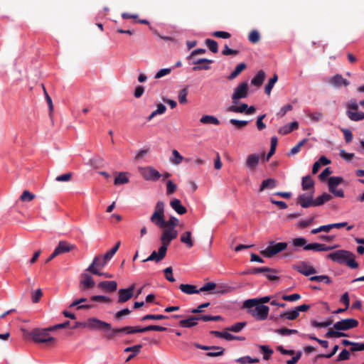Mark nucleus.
I'll list each match as a JSON object with an SVG mask.
<instances>
[{
  "label": "nucleus",
  "mask_w": 364,
  "mask_h": 364,
  "mask_svg": "<svg viewBox=\"0 0 364 364\" xmlns=\"http://www.w3.org/2000/svg\"><path fill=\"white\" fill-rule=\"evenodd\" d=\"M328 257L333 262L340 264H346L351 268H357L358 262L355 261L354 255L347 250H340L330 253Z\"/></svg>",
  "instance_id": "1"
},
{
  "label": "nucleus",
  "mask_w": 364,
  "mask_h": 364,
  "mask_svg": "<svg viewBox=\"0 0 364 364\" xmlns=\"http://www.w3.org/2000/svg\"><path fill=\"white\" fill-rule=\"evenodd\" d=\"M151 222L158 228H168L166 226L164 218V203L158 201L154 207V211L150 218Z\"/></svg>",
  "instance_id": "2"
},
{
  "label": "nucleus",
  "mask_w": 364,
  "mask_h": 364,
  "mask_svg": "<svg viewBox=\"0 0 364 364\" xmlns=\"http://www.w3.org/2000/svg\"><path fill=\"white\" fill-rule=\"evenodd\" d=\"M51 328H35L30 332L29 336L36 343H54L55 338L49 335Z\"/></svg>",
  "instance_id": "3"
},
{
  "label": "nucleus",
  "mask_w": 364,
  "mask_h": 364,
  "mask_svg": "<svg viewBox=\"0 0 364 364\" xmlns=\"http://www.w3.org/2000/svg\"><path fill=\"white\" fill-rule=\"evenodd\" d=\"M287 247V242H275L270 241L269 245L261 251V254L265 257H272Z\"/></svg>",
  "instance_id": "4"
},
{
  "label": "nucleus",
  "mask_w": 364,
  "mask_h": 364,
  "mask_svg": "<svg viewBox=\"0 0 364 364\" xmlns=\"http://www.w3.org/2000/svg\"><path fill=\"white\" fill-rule=\"evenodd\" d=\"M269 308L263 304L254 305L252 308L248 309V313L258 321H264L267 318Z\"/></svg>",
  "instance_id": "5"
},
{
  "label": "nucleus",
  "mask_w": 364,
  "mask_h": 364,
  "mask_svg": "<svg viewBox=\"0 0 364 364\" xmlns=\"http://www.w3.org/2000/svg\"><path fill=\"white\" fill-rule=\"evenodd\" d=\"M249 94L248 83L247 82H240L235 89L232 95V102L237 105L241 99L246 98Z\"/></svg>",
  "instance_id": "6"
},
{
  "label": "nucleus",
  "mask_w": 364,
  "mask_h": 364,
  "mask_svg": "<svg viewBox=\"0 0 364 364\" xmlns=\"http://www.w3.org/2000/svg\"><path fill=\"white\" fill-rule=\"evenodd\" d=\"M139 173L146 181H158L161 176V173L152 166L139 167Z\"/></svg>",
  "instance_id": "7"
},
{
  "label": "nucleus",
  "mask_w": 364,
  "mask_h": 364,
  "mask_svg": "<svg viewBox=\"0 0 364 364\" xmlns=\"http://www.w3.org/2000/svg\"><path fill=\"white\" fill-rule=\"evenodd\" d=\"M109 259H106L105 256H96L91 264L87 267V271L94 274H102L99 269L104 268Z\"/></svg>",
  "instance_id": "8"
},
{
  "label": "nucleus",
  "mask_w": 364,
  "mask_h": 364,
  "mask_svg": "<svg viewBox=\"0 0 364 364\" xmlns=\"http://www.w3.org/2000/svg\"><path fill=\"white\" fill-rule=\"evenodd\" d=\"M192 64L194 65L192 70L193 71L208 70L210 69V65L213 63V60L208 58H196L191 59Z\"/></svg>",
  "instance_id": "9"
},
{
  "label": "nucleus",
  "mask_w": 364,
  "mask_h": 364,
  "mask_svg": "<svg viewBox=\"0 0 364 364\" xmlns=\"http://www.w3.org/2000/svg\"><path fill=\"white\" fill-rule=\"evenodd\" d=\"M87 328L91 330H111V325L97 318H89L87 319Z\"/></svg>",
  "instance_id": "10"
},
{
  "label": "nucleus",
  "mask_w": 364,
  "mask_h": 364,
  "mask_svg": "<svg viewBox=\"0 0 364 364\" xmlns=\"http://www.w3.org/2000/svg\"><path fill=\"white\" fill-rule=\"evenodd\" d=\"M293 268L305 276H309L311 274H316L317 272L316 269L306 262H300L295 264Z\"/></svg>",
  "instance_id": "11"
},
{
  "label": "nucleus",
  "mask_w": 364,
  "mask_h": 364,
  "mask_svg": "<svg viewBox=\"0 0 364 364\" xmlns=\"http://www.w3.org/2000/svg\"><path fill=\"white\" fill-rule=\"evenodd\" d=\"M358 322L353 318H346L338 321L333 325V328L338 331H347L354 327H356Z\"/></svg>",
  "instance_id": "12"
},
{
  "label": "nucleus",
  "mask_w": 364,
  "mask_h": 364,
  "mask_svg": "<svg viewBox=\"0 0 364 364\" xmlns=\"http://www.w3.org/2000/svg\"><path fill=\"white\" fill-rule=\"evenodd\" d=\"M178 232L176 229H166L161 237V246L165 247L166 250H167L168 246L170 244L171 241L177 237Z\"/></svg>",
  "instance_id": "13"
},
{
  "label": "nucleus",
  "mask_w": 364,
  "mask_h": 364,
  "mask_svg": "<svg viewBox=\"0 0 364 364\" xmlns=\"http://www.w3.org/2000/svg\"><path fill=\"white\" fill-rule=\"evenodd\" d=\"M297 203L304 208L315 206L314 200H313V193L300 195L297 198Z\"/></svg>",
  "instance_id": "14"
},
{
  "label": "nucleus",
  "mask_w": 364,
  "mask_h": 364,
  "mask_svg": "<svg viewBox=\"0 0 364 364\" xmlns=\"http://www.w3.org/2000/svg\"><path fill=\"white\" fill-rule=\"evenodd\" d=\"M95 284V283L90 274L86 273L82 274V279L80 282V289L82 291L90 289L94 287Z\"/></svg>",
  "instance_id": "15"
},
{
  "label": "nucleus",
  "mask_w": 364,
  "mask_h": 364,
  "mask_svg": "<svg viewBox=\"0 0 364 364\" xmlns=\"http://www.w3.org/2000/svg\"><path fill=\"white\" fill-rule=\"evenodd\" d=\"M166 251L165 247H160L158 252L154 251L146 259H144L143 262L155 261L158 262L165 257Z\"/></svg>",
  "instance_id": "16"
},
{
  "label": "nucleus",
  "mask_w": 364,
  "mask_h": 364,
  "mask_svg": "<svg viewBox=\"0 0 364 364\" xmlns=\"http://www.w3.org/2000/svg\"><path fill=\"white\" fill-rule=\"evenodd\" d=\"M329 230L330 229H312L311 233L314 235L319 233L318 236L319 240L330 242L334 239L335 235L330 234Z\"/></svg>",
  "instance_id": "17"
},
{
  "label": "nucleus",
  "mask_w": 364,
  "mask_h": 364,
  "mask_svg": "<svg viewBox=\"0 0 364 364\" xmlns=\"http://www.w3.org/2000/svg\"><path fill=\"white\" fill-rule=\"evenodd\" d=\"M270 300V296H266L261 297L259 299H250L244 301L243 308L250 309L256 304H263L269 302Z\"/></svg>",
  "instance_id": "18"
},
{
  "label": "nucleus",
  "mask_w": 364,
  "mask_h": 364,
  "mask_svg": "<svg viewBox=\"0 0 364 364\" xmlns=\"http://www.w3.org/2000/svg\"><path fill=\"white\" fill-rule=\"evenodd\" d=\"M259 155L258 154H252L247 156L245 166L246 167L251 170L255 171L259 162Z\"/></svg>",
  "instance_id": "19"
},
{
  "label": "nucleus",
  "mask_w": 364,
  "mask_h": 364,
  "mask_svg": "<svg viewBox=\"0 0 364 364\" xmlns=\"http://www.w3.org/2000/svg\"><path fill=\"white\" fill-rule=\"evenodd\" d=\"M328 82L336 87H340L341 86L347 87L349 85V82L340 74L331 77Z\"/></svg>",
  "instance_id": "20"
},
{
  "label": "nucleus",
  "mask_w": 364,
  "mask_h": 364,
  "mask_svg": "<svg viewBox=\"0 0 364 364\" xmlns=\"http://www.w3.org/2000/svg\"><path fill=\"white\" fill-rule=\"evenodd\" d=\"M134 285H132L129 289H121L119 290V299L118 302L123 303L128 301L133 296V290Z\"/></svg>",
  "instance_id": "21"
},
{
  "label": "nucleus",
  "mask_w": 364,
  "mask_h": 364,
  "mask_svg": "<svg viewBox=\"0 0 364 364\" xmlns=\"http://www.w3.org/2000/svg\"><path fill=\"white\" fill-rule=\"evenodd\" d=\"M337 246H327L323 244L319 243H312V244H308L307 246H305L304 250H314V251H328L331 250Z\"/></svg>",
  "instance_id": "22"
},
{
  "label": "nucleus",
  "mask_w": 364,
  "mask_h": 364,
  "mask_svg": "<svg viewBox=\"0 0 364 364\" xmlns=\"http://www.w3.org/2000/svg\"><path fill=\"white\" fill-rule=\"evenodd\" d=\"M117 176L114 178V184L115 186H119L127 184L129 182V173L128 172H116Z\"/></svg>",
  "instance_id": "23"
},
{
  "label": "nucleus",
  "mask_w": 364,
  "mask_h": 364,
  "mask_svg": "<svg viewBox=\"0 0 364 364\" xmlns=\"http://www.w3.org/2000/svg\"><path fill=\"white\" fill-rule=\"evenodd\" d=\"M171 207L178 214L183 215L187 212L186 207H184L179 199L174 198L170 202Z\"/></svg>",
  "instance_id": "24"
},
{
  "label": "nucleus",
  "mask_w": 364,
  "mask_h": 364,
  "mask_svg": "<svg viewBox=\"0 0 364 364\" xmlns=\"http://www.w3.org/2000/svg\"><path fill=\"white\" fill-rule=\"evenodd\" d=\"M346 114L351 121L358 122V121H361V120L364 119V112H358V110L357 111L346 110Z\"/></svg>",
  "instance_id": "25"
},
{
  "label": "nucleus",
  "mask_w": 364,
  "mask_h": 364,
  "mask_svg": "<svg viewBox=\"0 0 364 364\" xmlns=\"http://www.w3.org/2000/svg\"><path fill=\"white\" fill-rule=\"evenodd\" d=\"M299 127V124L297 122H291L289 124H287L284 126L283 127L280 128L279 130V133L281 134H287L292 131L297 129Z\"/></svg>",
  "instance_id": "26"
},
{
  "label": "nucleus",
  "mask_w": 364,
  "mask_h": 364,
  "mask_svg": "<svg viewBox=\"0 0 364 364\" xmlns=\"http://www.w3.org/2000/svg\"><path fill=\"white\" fill-rule=\"evenodd\" d=\"M179 289L181 291L187 294H198L200 292V289H197L196 287L192 284H182L179 286Z\"/></svg>",
  "instance_id": "27"
},
{
  "label": "nucleus",
  "mask_w": 364,
  "mask_h": 364,
  "mask_svg": "<svg viewBox=\"0 0 364 364\" xmlns=\"http://www.w3.org/2000/svg\"><path fill=\"white\" fill-rule=\"evenodd\" d=\"M266 75L263 70H259L257 74L252 78L251 82L253 85L259 87L262 85Z\"/></svg>",
  "instance_id": "28"
},
{
  "label": "nucleus",
  "mask_w": 364,
  "mask_h": 364,
  "mask_svg": "<svg viewBox=\"0 0 364 364\" xmlns=\"http://www.w3.org/2000/svg\"><path fill=\"white\" fill-rule=\"evenodd\" d=\"M197 323L198 318H196V316H192L187 319H183L179 321L180 326L183 328H191L195 326Z\"/></svg>",
  "instance_id": "29"
},
{
  "label": "nucleus",
  "mask_w": 364,
  "mask_h": 364,
  "mask_svg": "<svg viewBox=\"0 0 364 364\" xmlns=\"http://www.w3.org/2000/svg\"><path fill=\"white\" fill-rule=\"evenodd\" d=\"M277 186V181L274 178H267L262 182L259 191H263L265 188H274Z\"/></svg>",
  "instance_id": "30"
},
{
  "label": "nucleus",
  "mask_w": 364,
  "mask_h": 364,
  "mask_svg": "<svg viewBox=\"0 0 364 364\" xmlns=\"http://www.w3.org/2000/svg\"><path fill=\"white\" fill-rule=\"evenodd\" d=\"M200 122L204 124H220V121L218 119V118L212 115H203L200 119Z\"/></svg>",
  "instance_id": "31"
},
{
  "label": "nucleus",
  "mask_w": 364,
  "mask_h": 364,
  "mask_svg": "<svg viewBox=\"0 0 364 364\" xmlns=\"http://www.w3.org/2000/svg\"><path fill=\"white\" fill-rule=\"evenodd\" d=\"M98 285L100 287L109 291H114L117 289V283L115 281L101 282Z\"/></svg>",
  "instance_id": "32"
},
{
  "label": "nucleus",
  "mask_w": 364,
  "mask_h": 364,
  "mask_svg": "<svg viewBox=\"0 0 364 364\" xmlns=\"http://www.w3.org/2000/svg\"><path fill=\"white\" fill-rule=\"evenodd\" d=\"M142 348L141 344L135 345L134 346L127 347L124 349V352H132L133 355H129L128 358L126 359V362L129 361L131 359H132L136 354H138L141 348Z\"/></svg>",
  "instance_id": "33"
},
{
  "label": "nucleus",
  "mask_w": 364,
  "mask_h": 364,
  "mask_svg": "<svg viewBox=\"0 0 364 364\" xmlns=\"http://www.w3.org/2000/svg\"><path fill=\"white\" fill-rule=\"evenodd\" d=\"M246 68V64L241 63L238 64L235 70L228 76V80H232L237 77Z\"/></svg>",
  "instance_id": "34"
},
{
  "label": "nucleus",
  "mask_w": 364,
  "mask_h": 364,
  "mask_svg": "<svg viewBox=\"0 0 364 364\" xmlns=\"http://www.w3.org/2000/svg\"><path fill=\"white\" fill-rule=\"evenodd\" d=\"M299 316V314L297 313V311L294 309L292 311H284L280 314L279 318H287L288 320H294Z\"/></svg>",
  "instance_id": "35"
},
{
  "label": "nucleus",
  "mask_w": 364,
  "mask_h": 364,
  "mask_svg": "<svg viewBox=\"0 0 364 364\" xmlns=\"http://www.w3.org/2000/svg\"><path fill=\"white\" fill-rule=\"evenodd\" d=\"M211 333L215 336L218 338H223L228 341H232L235 338H238L237 337L232 335L231 333L227 332V331H211Z\"/></svg>",
  "instance_id": "36"
},
{
  "label": "nucleus",
  "mask_w": 364,
  "mask_h": 364,
  "mask_svg": "<svg viewBox=\"0 0 364 364\" xmlns=\"http://www.w3.org/2000/svg\"><path fill=\"white\" fill-rule=\"evenodd\" d=\"M331 198H332V196L330 194H328L327 193H323L322 195L317 197L314 200V205L315 206L321 205L324 203L329 201Z\"/></svg>",
  "instance_id": "37"
},
{
  "label": "nucleus",
  "mask_w": 364,
  "mask_h": 364,
  "mask_svg": "<svg viewBox=\"0 0 364 364\" xmlns=\"http://www.w3.org/2000/svg\"><path fill=\"white\" fill-rule=\"evenodd\" d=\"M247 109V105L245 103H242L240 106H236V105L233 104L228 108V111L235 113H246Z\"/></svg>",
  "instance_id": "38"
},
{
  "label": "nucleus",
  "mask_w": 364,
  "mask_h": 364,
  "mask_svg": "<svg viewBox=\"0 0 364 364\" xmlns=\"http://www.w3.org/2000/svg\"><path fill=\"white\" fill-rule=\"evenodd\" d=\"M183 156H182L177 150L173 149L172 151V157L170 158V161L172 164L175 165H178L183 161Z\"/></svg>",
  "instance_id": "39"
},
{
  "label": "nucleus",
  "mask_w": 364,
  "mask_h": 364,
  "mask_svg": "<svg viewBox=\"0 0 364 364\" xmlns=\"http://www.w3.org/2000/svg\"><path fill=\"white\" fill-rule=\"evenodd\" d=\"M314 182L310 176H306L302 178L301 186L304 190H308L314 188Z\"/></svg>",
  "instance_id": "40"
},
{
  "label": "nucleus",
  "mask_w": 364,
  "mask_h": 364,
  "mask_svg": "<svg viewBox=\"0 0 364 364\" xmlns=\"http://www.w3.org/2000/svg\"><path fill=\"white\" fill-rule=\"evenodd\" d=\"M277 80H278V76L277 74H274L273 77L269 80V82L266 85L265 89H264L265 93L267 95H270L271 91H272L274 84L277 82Z\"/></svg>",
  "instance_id": "41"
},
{
  "label": "nucleus",
  "mask_w": 364,
  "mask_h": 364,
  "mask_svg": "<svg viewBox=\"0 0 364 364\" xmlns=\"http://www.w3.org/2000/svg\"><path fill=\"white\" fill-rule=\"evenodd\" d=\"M55 250L59 255L60 254L69 252L70 250V247L66 242L60 241Z\"/></svg>",
  "instance_id": "42"
},
{
  "label": "nucleus",
  "mask_w": 364,
  "mask_h": 364,
  "mask_svg": "<svg viewBox=\"0 0 364 364\" xmlns=\"http://www.w3.org/2000/svg\"><path fill=\"white\" fill-rule=\"evenodd\" d=\"M230 291V289L228 286H227L225 284H220V285L216 284L215 290L214 291H213L212 293L217 294V295H222V294H228Z\"/></svg>",
  "instance_id": "43"
},
{
  "label": "nucleus",
  "mask_w": 364,
  "mask_h": 364,
  "mask_svg": "<svg viewBox=\"0 0 364 364\" xmlns=\"http://www.w3.org/2000/svg\"><path fill=\"white\" fill-rule=\"evenodd\" d=\"M205 43L211 52L213 53H217L218 52V43L215 40L207 38Z\"/></svg>",
  "instance_id": "44"
},
{
  "label": "nucleus",
  "mask_w": 364,
  "mask_h": 364,
  "mask_svg": "<svg viewBox=\"0 0 364 364\" xmlns=\"http://www.w3.org/2000/svg\"><path fill=\"white\" fill-rule=\"evenodd\" d=\"M181 241L185 243L188 247H191L193 245V241L191 240V232L187 231L184 232L181 237Z\"/></svg>",
  "instance_id": "45"
},
{
  "label": "nucleus",
  "mask_w": 364,
  "mask_h": 364,
  "mask_svg": "<svg viewBox=\"0 0 364 364\" xmlns=\"http://www.w3.org/2000/svg\"><path fill=\"white\" fill-rule=\"evenodd\" d=\"M343 178L338 176H332L328 178V188L337 187L340 183L343 182Z\"/></svg>",
  "instance_id": "46"
},
{
  "label": "nucleus",
  "mask_w": 364,
  "mask_h": 364,
  "mask_svg": "<svg viewBox=\"0 0 364 364\" xmlns=\"http://www.w3.org/2000/svg\"><path fill=\"white\" fill-rule=\"evenodd\" d=\"M316 217H310L306 219H303L299 221V226L301 228H305L307 226L316 225L317 223L315 221Z\"/></svg>",
  "instance_id": "47"
},
{
  "label": "nucleus",
  "mask_w": 364,
  "mask_h": 364,
  "mask_svg": "<svg viewBox=\"0 0 364 364\" xmlns=\"http://www.w3.org/2000/svg\"><path fill=\"white\" fill-rule=\"evenodd\" d=\"M211 351L206 353V355L208 357H216L222 355L224 353V349L220 346H215Z\"/></svg>",
  "instance_id": "48"
},
{
  "label": "nucleus",
  "mask_w": 364,
  "mask_h": 364,
  "mask_svg": "<svg viewBox=\"0 0 364 364\" xmlns=\"http://www.w3.org/2000/svg\"><path fill=\"white\" fill-rule=\"evenodd\" d=\"M248 40L252 43H257L260 40L259 33L257 30L251 31L248 36Z\"/></svg>",
  "instance_id": "49"
},
{
  "label": "nucleus",
  "mask_w": 364,
  "mask_h": 364,
  "mask_svg": "<svg viewBox=\"0 0 364 364\" xmlns=\"http://www.w3.org/2000/svg\"><path fill=\"white\" fill-rule=\"evenodd\" d=\"M258 358H252L250 356H244L239 358L236 360V362L240 363L241 364H247V363H254L259 362Z\"/></svg>",
  "instance_id": "50"
},
{
  "label": "nucleus",
  "mask_w": 364,
  "mask_h": 364,
  "mask_svg": "<svg viewBox=\"0 0 364 364\" xmlns=\"http://www.w3.org/2000/svg\"><path fill=\"white\" fill-rule=\"evenodd\" d=\"M309 279L312 282H324L326 284H330L331 282L330 278L326 275L312 276L309 278Z\"/></svg>",
  "instance_id": "51"
},
{
  "label": "nucleus",
  "mask_w": 364,
  "mask_h": 364,
  "mask_svg": "<svg viewBox=\"0 0 364 364\" xmlns=\"http://www.w3.org/2000/svg\"><path fill=\"white\" fill-rule=\"evenodd\" d=\"M311 324L315 328H325L332 324V320L328 319L324 322H318L315 320H312Z\"/></svg>",
  "instance_id": "52"
},
{
  "label": "nucleus",
  "mask_w": 364,
  "mask_h": 364,
  "mask_svg": "<svg viewBox=\"0 0 364 364\" xmlns=\"http://www.w3.org/2000/svg\"><path fill=\"white\" fill-rule=\"evenodd\" d=\"M230 123L236 127L237 129H242L247 125L248 121L231 119H230Z\"/></svg>",
  "instance_id": "53"
},
{
  "label": "nucleus",
  "mask_w": 364,
  "mask_h": 364,
  "mask_svg": "<svg viewBox=\"0 0 364 364\" xmlns=\"http://www.w3.org/2000/svg\"><path fill=\"white\" fill-rule=\"evenodd\" d=\"M216 288V284L214 282H208L205 284L200 289V291H208L212 292L214 291Z\"/></svg>",
  "instance_id": "54"
},
{
  "label": "nucleus",
  "mask_w": 364,
  "mask_h": 364,
  "mask_svg": "<svg viewBox=\"0 0 364 364\" xmlns=\"http://www.w3.org/2000/svg\"><path fill=\"white\" fill-rule=\"evenodd\" d=\"M358 104L355 99L350 100L346 105L347 110L357 111L358 109Z\"/></svg>",
  "instance_id": "55"
},
{
  "label": "nucleus",
  "mask_w": 364,
  "mask_h": 364,
  "mask_svg": "<svg viewBox=\"0 0 364 364\" xmlns=\"http://www.w3.org/2000/svg\"><path fill=\"white\" fill-rule=\"evenodd\" d=\"M167 318H168V316L162 315V314H157V315L147 314V315L143 316L141 318V321H146L148 319L161 320V319H166Z\"/></svg>",
  "instance_id": "56"
},
{
  "label": "nucleus",
  "mask_w": 364,
  "mask_h": 364,
  "mask_svg": "<svg viewBox=\"0 0 364 364\" xmlns=\"http://www.w3.org/2000/svg\"><path fill=\"white\" fill-rule=\"evenodd\" d=\"M259 348L264 354V360H268L273 353V350L267 346H259Z\"/></svg>",
  "instance_id": "57"
},
{
  "label": "nucleus",
  "mask_w": 364,
  "mask_h": 364,
  "mask_svg": "<svg viewBox=\"0 0 364 364\" xmlns=\"http://www.w3.org/2000/svg\"><path fill=\"white\" fill-rule=\"evenodd\" d=\"M307 241L304 237H298L295 238L292 240V244L295 247H302L304 249L305 246H307L308 244H306Z\"/></svg>",
  "instance_id": "58"
},
{
  "label": "nucleus",
  "mask_w": 364,
  "mask_h": 364,
  "mask_svg": "<svg viewBox=\"0 0 364 364\" xmlns=\"http://www.w3.org/2000/svg\"><path fill=\"white\" fill-rule=\"evenodd\" d=\"M245 326H246V323L245 322H240V323H237L231 326L230 327H229L228 328V330L233 331V332H235V333H238L240 331H242V328Z\"/></svg>",
  "instance_id": "59"
},
{
  "label": "nucleus",
  "mask_w": 364,
  "mask_h": 364,
  "mask_svg": "<svg viewBox=\"0 0 364 364\" xmlns=\"http://www.w3.org/2000/svg\"><path fill=\"white\" fill-rule=\"evenodd\" d=\"M20 198L23 202H25V201H31L33 199L35 198V195L31 193L28 191H24L22 193Z\"/></svg>",
  "instance_id": "60"
},
{
  "label": "nucleus",
  "mask_w": 364,
  "mask_h": 364,
  "mask_svg": "<svg viewBox=\"0 0 364 364\" xmlns=\"http://www.w3.org/2000/svg\"><path fill=\"white\" fill-rule=\"evenodd\" d=\"M188 95V88L185 87L182 89L178 94V101L181 104H184L187 102V97Z\"/></svg>",
  "instance_id": "61"
},
{
  "label": "nucleus",
  "mask_w": 364,
  "mask_h": 364,
  "mask_svg": "<svg viewBox=\"0 0 364 364\" xmlns=\"http://www.w3.org/2000/svg\"><path fill=\"white\" fill-rule=\"evenodd\" d=\"M177 189V186L172 181H168L166 183V194L171 195Z\"/></svg>",
  "instance_id": "62"
},
{
  "label": "nucleus",
  "mask_w": 364,
  "mask_h": 364,
  "mask_svg": "<svg viewBox=\"0 0 364 364\" xmlns=\"http://www.w3.org/2000/svg\"><path fill=\"white\" fill-rule=\"evenodd\" d=\"M119 246H120V242H118L112 250H110L109 251H108L107 252H106L105 254V259L110 260L112 259V257L114 256V255L118 250Z\"/></svg>",
  "instance_id": "63"
},
{
  "label": "nucleus",
  "mask_w": 364,
  "mask_h": 364,
  "mask_svg": "<svg viewBox=\"0 0 364 364\" xmlns=\"http://www.w3.org/2000/svg\"><path fill=\"white\" fill-rule=\"evenodd\" d=\"M166 226L168 228H175L180 225L179 220L175 217H171L168 221H166Z\"/></svg>",
  "instance_id": "64"
}]
</instances>
